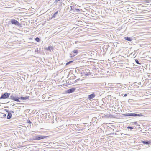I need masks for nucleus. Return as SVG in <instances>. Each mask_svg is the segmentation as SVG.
Wrapping results in <instances>:
<instances>
[{
  "mask_svg": "<svg viewBox=\"0 0 151 151\" xmlns=\"http://www.w3.org/2000/svg\"><path fill=\"white\" fill-rule=\"evenodd\" d=\"M123 115H124L126 116H133L134 117L136 116H139V117H141L143 116L144 115L139 114L137 113H128L127 114H123Z\"/></svg>",
  "mask_w": 151,
  "mask_h": 151,
  "instance_id": "nucleus-1",
  "label": "nucleus"
},
{
  "mask_svg": "<svg viewBox=\"0 0 151 151\" xmlns=\"http://www.w3.org/2000/svg\"><path fill=\"white\" fill-rule=\"evenodd\" d=\"M16 94H12L10 96L9 99L11 100H13L14 101H16L17 102H20V101L19 100V97H16Z\"/></svg>",
  "mask_w": 151,
  "mask_h": 151,
  "instance_id": "nucleus-2",
  "label": "nucleus"
},
{
  "mask_svg": "<svg viewBox=\"0 0 151 151\" xmlns=\"http://www.w3.org/2000/svg\"><path fill=\"white\" fill-rule=\"evenodd\" d=\"M10 22L13 24L17 26H21V24L20 23L17 21L13 19L11 20Z\"/></svg>",
  "mask_w": 151,
  "mask_h": 151,
  "instance_id": "nucleus-3",
  "label": "nucleus"
},
{
  "mask_svg": "<svg viewBox=\"0 0 151 151\" xmlns=\"http://www.w3.org/2000/svg\"><path fill=\"white\" fill-rule=\"evenodd\" d=\"M10 95V93H5L2 94L0 97V99H7L9 97Z\"/></svg>",
  "mask_w": 151,
  "mask_h": 151,
  "instance_id": "nucleus-4",
  "label": "nucleus"
},
{
  "mask_svg": "<svg viewBox=\"0 0 151 151\" xmlns=\"http://www.w3.org/2000/svg\"><path fill=\"white\" fill-rule=\"evenodd\" d=\"M47 136H42L41 135H37L35 137V138L34 139V140H41L47 137Z\"/></svg>",
  "mask_w": 151,
  "mask_h": 151,
  "instance_id": "nucleus-5",
  "label": "nucleus"
},
{
  "mask_svg": "<svg viewBox=\"0 0 151 151\" xmlns=\"http://www.w3.org/2000/svg\"><path fill=\"white\" fill-rule=\"evenodd\" d=\"M81 74L84 75L88 76L90 75V70L88 69H86L82 72Z\"/></svg>",
  "mask_w": 151,
  "mask_h": 151,
  "instance_id": "nucleus-6",
  "label": "nucleus"
},
{
  "mask_svg": "<svg viewBox=\"0 0 151 151\" xmlns=\"http://www.w3.org/2000/svg\"><path fill=\"white\" fill-rule=\"evenodd\" d=\"M78 53V51L77 50H74L72 51L70 54V57L71 58L77 55Z\"/></svg>",
  "mask_w": 151,
  "mask_h": 151,
  "instance_id": "nucleus-7",
  "label": "nucleus"
},
{
  "mask_svg": "<svg viewBox=\"0 0 151 151\" xmlns=\"http://www.w3.org/2000/svg\"><path fill=\"white\" fill-rule=\"evenodd\" d=\"M76 89L75 88H71L68 90L66 91V92L68 93H70L74 92Z\"/></svg>",
  "mask_w": 151,
  "mask_h": 151,
  "instance_id": "nucleus-8",
  "label": "nucleus"
},
{
  "mask_svg": "<svg viewBox=\"0 0 151 151\" xmlns=\"http://www.w3.org/2000/svg\"><path fill=\"white\" fill-rule=\"evenodd\" d=\"M95 96V95L94 93H93L91 94H90L88 96V98L89 100H91V99L94 98Z\"/></svg>",
  "mask_w": 151,
  "mask_h": 151,
  "instance_id": "nucleus-9",
  "label": "nucleus"
},
{
  "mask_svg": "<svg viewBox=\"0 0 151 151\" xmlns=\"http://www.w3.org/2000/svg\"><path fill=\"white\" fill-rule=\"evenodd\" d=\"M141 142L143 144L149 145L151 143V142L147 140L142 141Z\"/></svg>",
  "mask_w": 151,
  "mask_h": 151,
  "instance_id": "nucleus-10",
  "label": "nucleus"
},
{
  "mask_svg": "<svg viewBox=\"0 0 151 151\" xmlns=\"http://www.w3.org/2000/svg\"><path fill=\"white\" fill-rule=\"evenodd\" d=\"M29 96H26L25 97H19V99H21V100H25L27 99H28L29 98Z\"/></svg>",
  "mask_w": 151,
  "mask_h": 151,
  "instance_id": "nucleus-11",
  "label": "nucleus"
},
{
  "mask_svg": "<svg viewBox=\"0 0 151 151\" xmlns=\"http://www.w3.org/2000/svg\"><path fill=\"white\" fill-rule=\"evenodd\" d=\"M58 11H56L52 15V18H55L56 17V16H58Z\"/></svg>",
  "mask_w": 151,
  "mask_h": 151,
  "instance_id": "nucleus-12",
  "label": "nucleus"
},
{
  "mask_svg": "<svg viewBox=\"0 0 151 151\" xmlns=\"http://www.w3.org/2000/svg\"><path fill=\"white\" fill-rule=\"evenodd\" d=\"M12 116V114L11 113H9L7 116V119H10Z\"/></svg>",
  "mask_w": 151,
  "mask_h": 151,
  "instance_id": "nucleus-13",
  "label": "nucleus"
},
{
  "mask_svg": "<svg viewBox=\"0 0 151 151\" xmlns=\"http://www.w3.org/2000/svg\"><path fill=\"white\" fill-rule=\"evenodd\" d=\"M124 39L128 41H131L132 40V39L130 37H124Z\"/></svg>",
  "mask_w": 151,
  "mask_h": 151,
  "instance_id": "nucleus-14",
  "label": "nucleus"
},
{
  "mask_svg": "<svg viewBox=\"0 0 151 151\" xmlns=\"http://www.w3.org/2000/svg\"><path fill=\"white\" fill-rule=\"evenodd\" d=\"M47 50L51 51L52 49V47L51 46H49L47 48H46Z\"/></svg>",
  "mask_w": 151,
  "mask_h": 151,
  "instance_id": "nucleus-15",
  "label": "nucleus"
},
{
  "mask_svg": "<svg viewBox=\"0 0 151 151\" xmlns=\"http://www.w3.org/2000/svg\"><path fill=\"white\" fill-rule=\"evenodd\" d=\"M132 124H135V125L139 126L138 124V123L137 122H133L132 123Z\"/></svg>",
  "mask_w": 151,
  "mask_h": 151,
  "instance_id": "nucleus-16",
  "label": "nucleus"
},
{
  "mask_svg": "<svg viewBox=\"0 0 151 151\" xmlns=\"http://www.w3.org/2000/svg\"><path fill=\"white\" fill-rule=\"evenodd\" d=\"M35 40H36L37 42H39L40 40V39L39 38H38V37H37L35 38Z\"/></svg>",
  "mask_w": 151,
  "mask_h": 151,
  "instance_id": "nucleus-17",
  "label": "nucleus"
},
{
  "mask_svg": "<svg viewBox=\"0 0 151 151\" xmlns=\"http://www.w3.org/2000/svg\"><path fill=\"white\" fill-rule=\"evenodd\" d=\"M135 61L137 64H140V63L139 62V61L138 60L135 59Z\"/></svg>",
  "mask_w": 151,
  "mask_h": 151,
  "instance_id": "nucleus-18",
  "label": "nucleus"
},
{
  "mask_svg": "<svg viewBox=\"0 0 151 151\" xmlns=\"http://www.w3.org/2000/svg\"><path fill=\"white\" fill-rule=\"evenodd\" d=\"M61 0H55L54 2V3L57 4L58 3V1H60Z\"/></svg>",
  "mask_w": 151,
  "mask_h": 151,
  "instance_id": "nucleus-19",
  "label": "nucleus"
},
{
  "mask_svg": "<svg viewBox=\"0 0 151 151\" xmlns=\"http://www.w3.org/2000/svg\"><path fill=\"white\" fill-rule=\"evenodd\" d=\"M73 62V61H70L66 63V65H68V64L71 63H72Z\"/></svg>",
  "mask_w": 151,
  "mask_h": 151,
  "instance_id": "nucleus-20",
  "label": "nucleus"
},
{
  "mask_svg": "<svg viewBox=\"0 0 151 151\" xmlns=\"http://www.w3.org/2000/svg\"><path fill=\"white\" fill-rule=\"evenodd\" d=\"M127 128L128 129H133V127H131L130 126H128L127 127Z\"/></svg>",
  "mask_w": 151,
  "mask_h": 151,
  "instance_id": "nucleus-21",
  "label": "nucleus"
},
{
  "mask_svg": "<svg viewBox=\"0 0 151 151\" xmlns=\"http://www.w3.org/2000/svg\"><path fill=\"white\" fill-rule=\"evenodd\" d=\"M5 111H6L8 113H10L9 112V111H8V110H7V109H5Z\"/></svg>",
  "mask_w": 151,
  "mask_h": 151,
  "instance_id": "nucleus-22",
  "label": "nucleus"
},
{
  "mask_svg": "<svg viewBox=\"0 0 151 151\" xmlns=\"http://www.w3.org/2000/svg\"><path fill=\"white\" fill-rule=\"evenodd\" d=\"M27 122H28V123H30V124H31V123H32L30 121V120H28V121H27Z\"/></svg>",
  "mask_w": 151,
  "mask_h": 151,
  "instance_id": "nucleus-23",
  "label": "nucleus"
},
{
  "mask_svg": "<svg viewBox=\"0 0 151 151\" xmlns=\"http://www.w3.org/2000/svg\"><path fill=\"white\" fill-rule=\"evenodd\" d=\"M68 8L69 9H70V8L71 9V10H72V7L71 6H70L69 7L68 6Z\"/></svg>",
  "mask_w": 151,
  "mask_h": 151,
  "instance_id": "nucleus-24",
  "label": "nucleus"
},
{
  "mask_svg": "<svg viewBox=\"0 0 151 151\" xmlns=\"http://www.w3.org/2000/svg\"><path fill=\"white\" fill-rule=\"evenodd\" d=\"M6 116V114H3V117H5V116Z\"/></svg>",
  "mask_w": 151,
  "mask_h": 151,
  "instance_id": "nucleus-25",
  "label": "nucleus"
},
{
  "mask_svg": "<svg viewBox=\"0 0 151 151\" xmlns=\"http://www.w3.org/2000/svg\"><path fill=\"white\" fill-rule=\"evenodd\" d=\"M127 94H125L124 96V97H126L127 96Z\"/></svg>",
  "mask_w": 151,
  "mask_h": 151,
  "instance_id": "nucleus-26",
  "label": "nucleus"
},
{
  "mask_svg": "<svg viewBox=\"0 0 151 151\" xmlns=\"http://www.w3.org/2000/svg\"><path fill=\"white\" fill-rule=\"evenodd\" d=\"M10 113H14V112L13 111H10Z\"/></svg>",
  "mask_w": 151,
  "mask_h": 151,
  "instance_id": "nucleus-27",
  "label": "nucleus"
},
{
  "mask_svg": "<svg viewBox=\"0 0 151 151\" xmlns=\"http://www.w3.org/2000/svg\"><path fill=\"white\" fill-rule=\"evenodd\" d=\"M76 10H77L78 11H79V9H76Z\"/></svg>",
  "mask_w": 151,
  "mask_h": 151,
  "instance_id": "nucleus-28",
  "label": "nucleus"
},
{
  "mask_svg": "<svg viewBox=\"0 0 151 151\" xmlns=\"http://www.w3.org/2000/svg\"><path fill=\"white\" fill-rule=\"evenodd\" d=\"M114 133H111L110 134L111 135V134H113Z\"/></svg>",
  "mask_w": 151,
  "mask_h": 151,
  "instance_id": "nucleus-29",
  "label": "nucleus"
}]
</instances>
